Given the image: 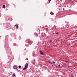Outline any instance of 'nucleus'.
Returning a JSON list of instances; mask_svg holds the SVG:
<instances>
[{
    "instance_id": "nucleus-9",
    "label": "nucleus",
    "mask_w": 77,
    "mask_h": 77,
    "mask_svg": "<svg viewBox=\"0 0 77 77\" xmlns=\"http://www.w3.org/2000/svg\"><path fill=\"white\" fill-rule=\"evenodd\" d=\"M28 42L29 43V44H30L31 43V42L30 41H29Z\"/></svg>"
},
{
    "instance_id": "nucleus-13",
    "label": "nucleus",
    "mask_w": 77,
    "mask_h": 77,
    "mask_svg": "<svg viewBox=\"0 0 77 77\" xmlns=\"http://www.w3.org/2000/svg\"><path fill=\"white\" fill-rule=\"evenodd\" d=\"M58 66H60V64L58 65Z\"/></svg>"
},
{
    "instance_id": "nucleus-10",
    "label": "nucleus",
    "mask_w": 77,
    "mask_h": 77,
    "mask_svg": "<svg viewBox=\"0 0 77 77\" xmlns=\"http://www.w3.org/2000/svg\"><path fill=\"white\" fill-rule=\"evenodd\" d=\"M49 3H50V2H51V0H49Z\"/></svg>"
},
{
    "instance_id": "nucleus-4",
    "label": "nucleus",
    "mask_w": 77,
    "mask_h": 77,
    "mask_svg": "<svg viewBox=\"0 0 77 77\" xmlns=\"http://www.w3.org/2000/svg\"><path fill=\"white\" fill-rule=\"evenodd\" d=\"M3 8H4V9H5V8H6V6H5V5H3Z\"/></svg>"
},
{
    "instance_id": "nucleus-2",
    "label": "nucleus",
    "mask_w": 77,
    "mask_h": 77,
    "mask_svg": "<svg viewBox=\"0 0 77 77\" xmlns=\"http://www.w3.org/2000/svg\"><path fill=\"white\" fill-rule=\"evenodd\" d=\"M14 69H17L18 68V67L16 66H14L13 67Z\"/></svg>"
},
{
    "instance_id": "nucleus-14",
    "label": "nucleus",
    "mask_w": 77,
    "mask_h": 77,
    "mask_svg": "<svg viewBox=\"0 0 77 77\" xmlns=\"http://www.w3.org/2000/svg\"><path fill=\"white\" fill-rule=\"evenodd\" d=\"M37 36H38V34H37Z\"/></svg>"
},
{
    "instance_id": "nucleus-17",
    "label": "nucleus",
    "mask_w": 77,
    "mask_h": 77,
    "mask_svg": "<svg viewBox=\"0 0 77 77\" xmlns=\"http://www.w3.org/2000/svg\"><path fill=\"white\" fill-rule=\"evenodd\" d=\"M66 62H68V61H66Z\"/></svg>"
},
{
    "instance_id": "nucleus-12",
    "label": "nucleus",
    "mask_w": 77,
    "mask_h": 77,
    "mask_svg": "<svg viewBox=\"0 0 77 77\" xmlns=\"http://www.w3.org/2000/svg\"><path fill=\"white\" fill-rule=\"evenodd\" d=\"M56 34H57V35L59 34V32H58Z\"/></svg>"
},
{
    "instance_id": "nucleus-7",
    "label": "nucleus",
    "mask_w": 77,
    "mask_h": 77,
    "mask_svg": "<svg viewBox=\"0 0 77 77\" xmlns=\"http://www.w3.org/2000/svg\"><path fill=\"white\" fill-rule=\"evenodd\" d=\"M16 29H18V26H16Z\"/></svg>"
},
{
    "instance_id": "nucleus-5",
    "label": "nucleus",
    "mask_w": 77,
    "mask_h": 77,
    "mask_svg": "<svg viewBox=\"0 0 77 77\" xmlns=\"http://www.w3.org/2000/svg\"><path fill=\"white\" fill-rule=\"evenodd\" d=\"M36 31H38V32H39V31H40V30L39 29H36Z\"/></svg>"
},
{
    "instance_id": "nucleus-8",
    "label": "nucleus",
    "mask_w": 77,
    "mask_h": 77,
    "mask_svg": "<svg viewBox=\"0 0 77 77\" xmlns=\"http://www.w3.org/2000/svg\"><path fill=\"white\" fill-rule=\"evenodd\" d=\"M21 66H19V68H21Z\"/></svg>"
},
{
    "instance_id": "nucleus-3",
    "label": "nucleus",
    "mask_w": 77,
    "mask_h": 77,
    "mask_svg": "<svg viewBox=\"0 0 77 77\" xmlns=\"http://www.w3.org/2000/svg\"><path fill=\"white\" fill-rule=\"evenodd\" d=\"M40 54H42V55H43L44 54V53H43V52L41 51H40Z\"/></svg>"
},
{
    "instance_id": "nucleus-16",
    "label": "nucleus",
    "mask_w": 77,
    "mask_h": 77,
    "mask_svg": "<svg viewBox=\"0 0 77 77\" xmlns=\"http://www.w3.org/2000/svg\"><path fill=\"white\" fill-rule=\"evenodd\" d=\"M17 26V25H15V26Z\"/></svg>"
},
{
    "instance_id": "nucleus-6",
    "label": "nucleus",
    "mask_w": 77,
    "mask_h": 77,
    "mask_svg": "<svg viewBox=\"0 0 77 77\" xmlns=\"http://www.w3.org/2000/svg\"><path fill=\"white\" fill-rule=\"evenodd\" d=\"M15 76V74H14V73L13 74V76Z\"/></svg>"
},
{
    "instance_id": "nucleus-1",
    "label": "nucleus",
    "mask_w": 77,
    "mask_h": 77,
    "mask_svg": "<svg viewBox=\"0 0 77 77\" xmlns=\"http://www.w3.org/2000/svg\"><path fill=\"white\" fill-rule=\"evenodd\" d=\"M28 65H29V63H26L25 64V67L23 69V70H26L27 69V68L28 67Z\"/></svg>"
},
{
    "instance_id": "nucleus-11",
    "label": "nucleus",
    "mask_w": 77,
    "mask_h": 77,
    "mask_svg": "<svg viewBox=\"0 0 77 77\" xmlns=\"http://www.w3.org/2000/svg\"><path fill=\"white\" fill-rule=\"evenodd\" d=\"M53 63H55V62H54V61H53Z\"/></svg>"
},
{
    "instance_id": "nucleus-15",
    "label": "nucleus",
    "mask_w": 77,
    "mask_h": 77,
    "mask_svg": "<svg viewBox=\"0 0 77 77\" xmlns=\"http://www.w3.org/2000/svg\"><path fill=\"white\" fill-rule=\"evenodd\" d=\"M52 42V41H51L50 42Z\"/></svg>"
}]
</instances>
